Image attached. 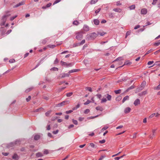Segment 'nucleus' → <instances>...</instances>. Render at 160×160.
<instances>
[{
    "instance_id": "58",
    "label": "nucleus",
    "mask_w": 160,
    "mask_h": 160,
    "mask_svg": "<svg viewBox=\"0 0 160 160\" xmlns=\"http://www.w3.org/2000/svg\"><path fill=\"white\" fill-rule=\"evenodd\" d=\"M157 0H153V2L152 3V4L153 5H155L156 3Z\"/></svg>"
},
{
    "instance_id": "20",
    "label": "nucleus",
    "mask_w": 160,
    "mask_h": 160,
    "mask_svg": "<svg viewBox=\"0 0 160 160\" xmlns=\"http://www.w3.org/2000/svg\"><path fill=\"white\" fill-rule=\"evenodd\" d=\"M96 109L97 110H99L101 111H102L103 110L102 108V107L100 106L96 107Z\"/></svg>"
},
{
    "instance_id": "55",
    "label": "nucleus",
    "mask_w": 160,
    "mask_h": 160,
    "mask_svg": "<svg viewBox=\"0 0 160 160\" xmlns=\"http://www.w3.org/2000/svg\"><path fill=\"white\" fill-rule=\"evenodd\" d=\"M105 142V140L104 139H103L102 140L100 141L99 142L102 144L104 143Z\"/></svg>"
},
{
    "instance_id": "31",
    "label": "nucleus",
    "mask_w": 160,
    "mask_h": 160,
    "mask_svg": "<svg viewBox=\"0 0 160 160\" xmlns=\"http://www.w3.org/2000/svg\"><path fill=\"white\" fill-rule=\"evenodd\" d=\"M154 89L156 90H159L160 89V84L157 87H154Z\"/></svg>"
},
{
    "instance_id": "63",
    "label": "nucleus",
    "mask_w": 160,
    "mask_h": 160,
    "mask_svg": "<svg viewBox=\"0 0 160 160\" xmlns=\"http://www.w3.org/2000/svg\"><path fill=\"white\" fill-rule=\"evenodd\" d=\"M140 27V26L139 25H137L136 26L134 27V29H137L138 28H139Z\"/></svg>"
},
{
    "instance_id": "17",
    "label": "nucleus",
    "mask_w": 160,
    "mask_h": 160,
    "mask_svg": "<svg viewBox=\"0 0 160 160\" xmlns=\"http://www.w3.org/2000/svg\"><path fill=\"white\" fill-rule=\"evenodd\" d=\"M40 138V136L38 134H36L34 136V139L35 140H38Z\"/></svg>"
},
{
    "instance_id": "30",
    "label": "nucleus",
    "mask_w": 160,
    "mask_h": 160,
    "mask_svg": "<svg viewBox=\"0 0 160 160\" xmlns=\"http://www.w3.org/2000/svg\"><path fill=\"white\" fill-rule=\"evenodd\" d=\"M55 47V46L54 45H49L47 46V47L51 48H54Z\"/></svg>"
},
{
    "instance_id": "51",
    "label": "nucleus",
    "mask_w": 160,
    "mask_h": 160,
    "mask_svg": "<svg viewBox=\"0 0 160 160\" xmlns=\"http://www.w3.org/2000/svg\"><path fill=\"white\" fill-rule=\"evenodd\" d=\"M73 112L72 110H70L69 111H67L66 112V113L67 114H69L72 112Z\"/></svg>"
},
{
    "instance_id": "15",
    "label": "nucleus",
    "mask_w": 160,
    "mask_h": 160,
    "mask_svg": "<svg viewBox=\"0 0 160 160\" xmlns=\"http://www.w3.org/2000/svg\"><path fill=\"white\" fill-rule=\"evenodd\" d=\"M146 83L145 81H143L142 82V83L141 85L142 88L140 90V91L142 90L144 88L146 85Z\"/></svg>"
},
{
    "instance_id": "10",
    "label": "nucleus",
    "mask_w": 160,
    "mask_h": 160,
    "mask_svg": "<svg viewBox=\"0 0 160 160\" xmlns=\"http://www.w3.org/2000/svg\"><path fill=\"white\" fill-rule=\"evenodd\" d=\"M61 78H64L66 77H69V73H62L61 75Z\"/></svg>"
},
{
    "instance_id": "27",
    "label": "nucleus",
    "mask_w": 160,
    "mask_h": 160,
    "mask_svg": "<svg viewBox=\"0 0 160 160\" xmlns=\"http://www.w3.org/2000/svg\"><path fill=\"white\" fill-rule=\"evenodd\" d=\"M113 11L118 12H120L121 11V9L120 8H114L113 9Z\"/></svg>"
},
{
    "instance_id": "46",
    "label": "nucleus",
    "mask_w": 160,
    "mask_h": 160,
    "mask_svg": "<svg viewBox=\"0 0 160 160\" xmlns=\"http://www.w3.org/2000/svg\"><path fill=\"white\" fill-rule=\"evenodd\" d=\"M155 115V113H152V114H151L149 116V118H153L154 116Z\"/></svg>"
},
{
    "instance_id": "7",
    "label": "nucleus",
    "mask_w": 160,
    "mask_h": 160,
    "mask_svg": "<svg viewBox=\"0 0 160 160\" xmlns=\"http://www.w3.org/2000/svg\"><path fill=\"white\" fill-rule=\"evenodd\" d=\"M83 30L86 32H87L89 30V27L86 25H84L83 27Z\"/></svg>"
},
{
    "instance_id": "8",
    "label": "nucleus",
    "mask_w": 160,
    "mask_h": 160,
    "mask_svg": "<svg viewBox=\"0 0 160 160\" xmlns=\"http://www.w3.org/2000/svg\"><path fill=\"white\" fill-rule=\"evenodd\" d=\"M147 12V10L145 8H143L141 10V13L142 14H145Z\"/></svg>"
},
{
    "instance_id": "61",
    "label": "nucleus",
    "mask_w": 160,
    "mask_h": 160,
    "mask_svg": "<svg viewBox=\"0 0 160 160\" xmlns=\"http://www.w3.org/2000/svg\"><path fill=\"white\" fill-rule=\"evenodd\" d=\"M58 59L57 58H56V59L54 61V64H57L58 63Z\"/></svg>"
},
{
    "instance_id": "42",
    "label": "nucleus",
    "mask_w": 160,
    "mask_h": 160,
    "mask_svg": "<svg viewBox=\"0 0 160 160\" xmlns=\"http://www.w3.org/2000/svg\"><path fill=\"white\" fill-rule=\"evenodd\" d=\"M90 112V110L88 109H86L84 111V113L85 114H87L88 113Z\"/></svg>"
},
{
    "instance_id": "3",
    "label": "nucleus",
    "mask_w": 160,
    "mask_h": 160,
    "mask_svg": "<svg viewBox=\"0 0 160 160\" xmlns=\"http://www.w3.org/2000/svg\"><path fill=\"white\" fill-rule=\"evenodd\" d=\"M70 103V102L69 101L66 100L62 102L61 103L58 104L57 105V106L60 107L61 106H62L65 105L67 104H69Z\"/></svg>"
},
{
    "instance_id": "48",
    "label": "nucleus",
    "mask_w": 160,
    "mask_h": 160,
    "mask_svg": "<svg viewBox=\"0 0 160 160\" xmlns=\"http://www.w3.org/2000/svg\"><path fill=\"white\" fill-rule=\"evenodd\" d=\"M31 99V97L30 96H29L28 98H27L26 99V100L27 102H29Z\"/></svg>"
},
{
    "instance_id": "57",
    "label": "nucleus",
    "mask_w": 160,
    "mask_h": 160,
    "mask_svg": "<svg viewBox=\"0 0 160 160\" xmlns=\"http://www.w3.org/2000/svg\"><path fill=\"white\" fill-rule=\"evenodd\" d=\"M84 118L80 117L79 118L78 120L80 121H82L84 120Z\"/></svg>"
},
{
    "instance_id": "37",
    "label": "nucleus",
    "mask_w": 160,
    "mask_h": 160,
    "mask_svg": "<svg viewBox=\"0 0 160 160\" xmlns=\"http://www.w3.org/2000/svg\"><path fill=\"white\" fill-rule=\"evenodd\" d=\"M72 93H73L72 92L67 93L66 94V96L68 97H70L72 94Z\"/></svg>"
},
{
    "instance_id": "62",
    "label": "nucleus",
    "mask_w": 160,
    "mask_h": 160,
    "mask_svg": "<svg viewBox=\"0 0 160 160\" xmlns=\"http://www.w3.org/2000/svg\"><path fill=\"white\" fill-rule=\"evenodd\" d=\"M58 132V130H56V131H53L52 133H53L54 134H56Z\"/></svg>"
},
{
    "instance_id": "25",
    "label": "nucleus",
    "mask_w": 160,
    "mask_h": 160,
    "mask_svg": "<svg viewBox=\"0 0 160 160\" xmlns=\"http://www.w3.org/2000/svg\"><path fill=\"white\" fill-rule=\"evenodd\" d=\"M106 33L104 32H98L97 34L98 35H98H100L101 36H103L104 35H105V34Z\"/></svg>"
},
{
    "instance_id": "36",
    "label": "nucleus",
    "mask_w": 160,
    "mask_h": 160,
    "mask_svg": "<svg viewBox=\"0 0 160 160\" xmlns=\"http://www.w3.org/2000/svg\"><path fill=\"white\" fill-rule=\"evenodd\" d=\"M135 5H132L129 7L130 9V10H132L135 9Z\"/></svg>"
},
{
    "instance_id": "41",
    "label": "nucleus",
    "mask_w": 160,
    "mask_h": 160,
    "mask_svg": "<svg viewBox=\"0 0 160 160\" xmlns=\"http://www.w3.org/2000/svg\"><path fill=\"white\" fill-rule=\"evenodd\" d=\"M130 33H131V31H128L127 32H126V33L125 38H126L128 36L130 35Z\"/></svg>"
},
{
    "instance_id": "23",
    "label": "nucleus",
    "mask_w": 160,
    "mask_h": 160,
    "mask_svg": "<svg viewBox=\"0 0 160 160\" xmlns=\"http://www.w3.org/2000/svg\"><path fill=\"white\" fill-rule=\"evenodd\" d=\"M109 17L110 18H114V13H108Z\"/></svg>"
},
{
    "instance_id": "32",
    "label": "nucleus",
    "mask_w": 160,
    "mask_h": 160,
    "mask_svg": "<svg viewBox=\"0 0 160 160\" xmlns=\"http://www.w3.org/2000/svg\"><path fill=\"white\" fill-rule=\"evenodd\" d=\"M51 111H49L45 113V115L46 116H48L51 113Z\"/></svg>"
},
{
    "instance_id": "35",
    "label": "nucleus",
    "mask_w": 160,
    "mask_h": 160,
    "mask_svg": "<svg viewBox=\"0 0 160 160\" xmlns=\"http://www.w3.org/2000/svg\"><path fill=\"white\" fill-rule=\"evenodd\" d=\"M90 145L92 148H96V147H95L94 144L93 143H90Z\"/></svg>"
},
{
    "instance_id": "18",
    "label": "nucleus",
    "mask_w": 160,
    "mask_h": 160,
    "mask_svg": "<svg viewBox=\"0 0 160 160\" xmlns=\"http://www.w3.org/2000/svg\"><path fill=\"white\" fill-rule=\"evenodd\" d=\"M129 98V96H125L123 98V99L122 101V102L123 103L126 100H128Z\"/></svg>"
},
{
    "instance_id": "50",
    "label": "nucleus",
    "mask_w": 160,
    "mask_h": 160,
    "mask_svg": "<svg viewBox=\"0 0 160 160\" xmlns=\"http://www.w3.org/2000/svg\"><path fill=\"white\" fill-rule=\"evenodd\" d=\"M73 63H70L68 64V63L67 67H71L73 65Z\"/></svg>"
},
{
    "instance_id": "49",
    "label": "nucleus",
    "mask_w": 160,
    "mask_h": 160,
    "mask_svg": "<svg viewBox=\"0 0 160 160\" xmlns=\"http://www.w3.org/2000/svg\"><path fill=\"white\" fill-rule=\"evenodd\" d=\"M101 9V8H99L98 10H97L95 11V13H96V14H97L98 13L100 12Z\"/></svg>"
},
{
    "instance_id": "26",
    "label": "nucleus",
    "mask_w": 160,
    "mask_h": 160,
    "mask_svg": "<svg viewBox=\"0 0 160 160\" xmlns=\"http://www.w3.org/2000/svg\"><path fill=\"white\" fill-rule=\"evenodd\" d=\"M134 88V86L132 85L131 87H130L128 89H127L126 90V92H128L129 90L130 89H133Z\"/></svg>"
},
{
    "instance_id": "40",
    "label": "nucleus",
    "mask_w": 160,
    "mask_h": 160,
    "mask_svg": "<svg viewBox=\"0 0 160 160\" xmlns=\"http://www.w3.org/2000/svg\"><path fill=\"white\" fill-rule=\"evenodd\" d=\"M72 121L73 122V123L75 124V125H77L78 124V122L76 120H75L74 119H72Z\"/></svg>"
},
{
    "instance_id": "53",
    "label": "nucleus",
    "mask_w": 160,
    "mask_h": 160,
    "mask_svg": "<svg viewBox=\"0 0 160 160\" xmlns=\"http://www.w3.org/2000/svg\"><path fill=\"white\" fill-rule=\"evenodd\" d=\"M52 4L51 3H48L46 5L47 8H49L51 6Z\"/></svg>"
},
{
    "instance_id": "43",
    "label": "nucleus",
    "mask_w": 160,
    "mask_h": 160,
    "mask_svg": "<svg viewBox=\"0 0 160 160\" xmlns=\"http://www.w3.org/2000/svg\"><path fill=\"white\" fill-rule=\"evenodd\" d=\"M61 0H55L53 4V5H54L55 4L58 3V2H59L60 1H61Z\"/></svg>"
},
{
    "instance_id": "52",
    "label": "nucleus",
    "mask_w": 160,
    "mask_h": 160,
    "mask_svg": "<svg viewBox=\"0 0 160 160\" xmlns=\"http://www.w3.org/2000/svg\"><path fill=\"white\" fill-rule=\"evenodd\" d=\"M9 62L10 63H13L15 62V60L14 59H11L9 60Z\"/></svg>"
},
{
    "instance_id": "44",
    "label": "nucleus",
    "mask_w": 160,
    "mask_h": 160,
    "mask_svg": "<svg viewBox=\"0 0 160 160\" xmlns=\"http://www.w3.org/2000/svg\"><path fill=\"white\" fill-rule=\"evenodd\" d=\"M106 156L105 155L101 156L100 158L98 160H102L104 158H105Z\"/></svg>"
},
{
    "instance_id": "54",
    "label": "nucleus",
    "mask_w": 160,
    "mask_h": 160,
    "mask_svg": "<svg viewBox=\"0 0 160 160\" xmlns=\"http://www.w3.org/2000/svg\"><path fill=\"white\" fill-rule=\"evenodd\" d=\"M154 62L153 61H150L148 62V65H150L152 64Z\"/></svg>"
},
{
    "instance_id": "19",
    "label": "nucleus",
    "mask_w": 160,
    "mask_h": 160,
    "mask_svg": "<svg viewBox=\"0 0 160 160\" xmlns=\"http://www.w3.org/2000/svg\"><path fill=\"white\" fill-rule=\"evenodd\" d=\"M78 71V69H73V70H70V71H69L68 72V73H69V74L70 73H73V72H77V71Z\"/></svg>"
},
{
    "instance_id": "4",
    "label": "nucleus",
    "mask_w": 160,
    "mask_h": 160,
    "mask_svg": "<svg viewBox=\"0 0 160 160\" xmlns=\"http://www.w3.org/2000/svg\"><path fill=\"white\" fill-rule=\"evenodd\" d=\"M82 38V32H80L77 33L76 38L78 40H80Z\"/></svg>"
},
{
    "instance_id": "11",
    "label": "nucleus",
    "mask_w": 160,
    "mask_h": 160,
    "mask_svg": "<svg viewBox=\"0 0 160 160\" xmlns=\"http://www.w3.org/2000/svg\"><path fill=\"white\" fill-rule=\"evenodd\" d=\"M12 158L15 160H18L19 158V157L16 154H14L12 156Z\"/></svg>"
},
{
    "instance_id": "28",
    "label": "nucleus",
    "mask_w": 160,
    "mask_h": 160,
    "mask_svg": "<svg viewBox=\"0 0 160 160\" xmlns=\"http://www.w3.org/2000/svg\"><path fill=\"white\" fill-rule=\"evenodd\" d=\"M33 89V87H32L29 88L27 89L25 91V92L26 93H28L31 91Z\"/></svg>"
},
{
    "instance_id": "56",
    "label": "nucleus",
    "mask_w": 160,
    "mask_h": 160,
    "mask_svg": "<svg viewBox=\"0 0 160 160\" xmlns=\"http://www.w3.org/2000/svg\"><path fill=\"white\" fill-rule=\"evenodd\" d=\"M97 97L98 98H99V99H100L102 97V95L101 94H98L96 95Z\"/></svg>"
},
{
    "instance_id": "38",
    "label": "nucleus",
    "mask_w": 160,
    "mask_h": 160,
    "mask_svg": "<svg viewBox=\"0 0 160 160\" xmlns=\"http://www.w3.org/2000/svg\"><path fill=\"white\" fill-rule=\"evenodd\" d=\"M91 101H90L89 100H87V101L86 102H85L84 103V104L85 105H88V104H89V103H90V102H91Z\"/></svg>"
},
{
    "instance_id": "1",
    "label": "nucleus",
    "mask_w": 160,
    "mask_h": 160,
    "mask_svg": "<svg viewBox=\"0 0 160 160\" xmlns=\"http://www.w3.org/2000/svg\"><path fill=\"white\" fill-rule=\"evenodd\" d=\"M98 35L95 32L92 33L87 35V38L88 40L94 39Z\"/></svg>"
},
{
    "instance_id": "29",
    "label": "nucleus",
    "mask_w": 160,
    "mask_h": 160,
    "mask_svg": "<svg viewBox=\"0 0 160 160\" xmlns=\"http://www.w3.org/2000/svg\"><path fill=\"white\" fill-rule=\"evenodd\" d=\"M107 100L106 99L104 98H103L101 100V102L103 103V102H106Z\"/></svg>"
},
{
    "instance_id": "14",
    "label": "nucleus",
    "mask_w": 160,
    "mask_h": 160,
    "mask_svg": "<svg viewBox=\"0 0 160 160\" xmlns=\"http://www.w3.org/2000/svg\"><path fill=\"white\" fill-rule=\"evenodd\" d=\"M36 156L37 157H41L43 156L42 153L41 152H38L36 154Z\"/></svg>"
},
{
    "instance_id": "9",
    "label": "nucleus",
    "mask_w": 160,
    "mask_h": 160,
    "mask_svg": "<svg viewBox=\"0 0 160 160\" xmlns=\"http://www.w3.org/2000/svg\"><path fill=\"white\" fill-rule=\"evenodd\" d=\"M156 129H153L152 130V135H150L149 136V138H153L155 136V133L156 131Z\"/></svg>"
},
{
    "instance_id": "21",
    "label": "nucleus",
    "mask_w": 160,
    "mask_h": 160,
    "mask_svg": "<svg viewBox=\"0 0 160 160\" xmlns=\"http://www.w3.org/2000/svg\"><path fill=\"white\" fill-rule=\"evenodd\" d=\"M61 64L62 66H65L67 67L68 63L66 62L61 61Z\"/></svg>"
},
{
    "instance_id": "39",
    "label": "nucleus",
    "mask_w": 160,
    "mask_h": 160,
    "mask_svg": "<svg viewBox=\"0 0 160 160\" xmlns=\"http://www.w3.org/2000/svg\"><path fill=\"white\" fill-rule=\"evenodd\" d=\"M58 68H55V67L52 68H51V70H52V71H58Z\"/></svg>"
},
{
    "instance_id": "22",
    "label": "nucleus",
    "mask_w": 160,
    "mask_h": 160,
    "mask_svg": "<svg viewBox=\"0 0 160 160\" xmlns=\"http://www.w3.org/2000/svg\"><path fill=\"white\" fill-rule=\"evenodd\" d=\"M98 0H91L90 2L91 4H93L96 3Z\"/></svg>"
},
{
    "instance_id": "59",
    "label": "nucleus",
    "mask_w": 160,
    "mask_h": 160,
    "mask_svg": "<svg viewBox=\"0 0 160 160\" xmlns=\"http://www.w3.org/2000/svg\"><path fill=\"white\" fill-rule=\"evenodd\" d=\"M108 128V126H105V127H103L102 128V130L104 131V130H105L106 129H107Z\"/></svg>"
},
{
    "instance_id": "45",
    "label": "nucleus",
    "mask_w": 160,
    "mask_h": 160,
    "mask_svg": "<svg viewBox=\"0 0 160 160\" xmlns=\"http://www.w3.org/2000/svg\"><path fill=\"white\" fill-rule=\"evenodd\" d=\"M17 17V15H15L14 16L10 18V20L11 21H12L14 20L15 18H16Z\"/></svg>"
},
{
    "instance_id": "47",
    "label": "nucleus",
    "mask_w": 160,
    "mask_h": 160,
    "mask_svg": "<svg viewBox=\"0 0 160 160\" xmlns=\"http://www.w3.org/2000/svg\"><path fill=\"white\" fill-rule=\"evenodd\" d=\"M49 153L48 151V150H45L44 151V154H47Z\"/></svg>"
},
{
    "instance_id": "60",
    "label": "nucleus",
    "mask_w": 160,
    "mask_h": 160,
    "mask_svg": "<svg viewBox=\"0 0 160 160\" xmlns=\"http://www.w3.org/2000/svg\"><path fill=\"white\" fill-rule=\"evenodd\" d=\"M121 5L119 1H118L116 2V5L117 6H119Z\"/></svg>"
},
{
    "instance_id": "24",
    "label": "nucleus",
    "mask_w": 160,
    "mask_h": 160,
    "mask_svg": "<svg viewBox=\"0 0 160 160\" xmlns=\"http://www.w3.org/2000/svg\"><path fill=\"white\" fill-rule=\"evenodd\" d=\"M72 24L74 25L77 26L79 24V22L78 21L75 20L73 22Z\"/></svg>"
},
{
    "instance_id": "34",
    "label": "nucleus",
    "mask_w": 160,
    "mask_h": 160,
    "mask_svg": "<svg viewBox=\"0 0 160 160\" xmlns=\"http://www.w3.org/2000/svg\"><path fill=\"white\" fill-rule=\"evenodd\" d=\"M85 89L86 90H88L90 92H92V88L90 87H87L85 88Z\"/></svg>"
},
{
    "instance_id": "12",
    "label": "nucleus",
    "mask_w": 160,
    "mask_h": 160,
    "mask_svg": "<svg viewBox=\"0 0 160 160\" xmlns=\"http://www.w3.org/2000/svg\"><path fill=\"white\" fill-rule=\"evenodd\" d=\"M131 111V108L129 107L126 108L124 110V112L127 113Z\"/></svg>"
},
{
    "instance_id": "16",
    "label": "nucleus",
    "mask_w": 160,
    "mask_h": 160,
    "mask_svg": "<svg viewBox=\"0 0 160 160\" xmlns=\"http://www.w3.org/2000/svg\"><path fill=\"white\" fill-rule=\"evenodd\" d=\"M94 24L96 25H98L99 23V21L97 19H94L93 20Z\"/></svg>"
},
{
    "instance_id": "2",
    "label": "nucleus",
    "mask_w": 160,
    "mask_h": 160,
    "mask_svg": "<svg viewBox=\"0 0 160 160\" xmlns=\"http://www.w3.org/2000/svg\"><path fill=\"white\" fill-rule=\"evenodd\" d=\"M11 15L10 14H7L6 15H4L2 17L1 19L2 23H1V25L3 26L5 25V23L7 20V17Z\"/></svg>"
},
{
    "instance_id": "64",
    "label": "nucleus",
    "mask_w": 160,
    "mask_h": 160,
    "mask_svg": "<svg viewBox=\"0 0 160 160\" xmlns=\"http://www.w3.org/2000/svg\"><path fill=\"white\" fill-rule=\"evenodd\" d=\"M160 44V42H158L154 43V45L156 46H158Z\"/></svg>"
},
{
    "instance_id": "13",
    "label": "nucleus",
    "mask_w": 160,
    "mask_h": 160,
    "mask_svg": "<svg viewBox=\"0 0 160 160\" xmlns=\"http://www.w3.org/2000/svg\"><path fill=\"white\" fill-rule=\"evenodd\" d=\"M105 96L107 98L108 100V101L111 100V98H112L111 95H109L108 94H106V95H105Z\"/></svg>"
},
{
    "instance_id": "33",
    "label": "nucleus",
    "mask_w": 160,
    "mask_h": 160,
    "mask_svg": "<svg viewBox=\"0 0 160 160\" xmlns=\"http://www.w3.org/2000/svg\"><path fill=\"white\" fill-rule=\"evenodd\" d=\"M121 92V90L120 89H119L114 91L115 93L117 94L120 93Z\"/></svg>"
},
{
    "instance_id": "6",
    "label": "nucleus",
    "mask_w": 160,
    "mask_h": 160,
    "mask_svg": "<svg viewBox=\"0 0 160 160\" xmlns=\"http://www.w3.org/2000/svg\"><path fill=\"white\" fill-rule=\"evenodd\" d=\"M140 103V101L139 99H137L134 102V104L135 106H137Z\"/></svg>"
},
{
    "instance_id": "5",
    "label": "nucleus",
    "mask_w": 160,
    "mask_h": 160,
    "mask_svg": "<svg viewBox=\"0 0 160 160\" xmlns=\"http://www.w3.org/2000/svg\"><path fill=\"white\" fill-rule=\"evenodd\" d=\"M25 4V2L24 1H22L18 3L16 5L13 7V8H16L21 5H23Z\"/></svg>"
}]
</instances>
